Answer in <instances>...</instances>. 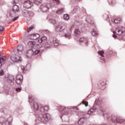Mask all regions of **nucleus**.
<instances>
[{
    "label": "nucleus",
    "mask_w": 125,
    "mask_h": 125,
    "mask_svg": "<svg viewBox=\"0 0 125 125\" xmlns=\"http://www.w3.org/2000/svg\"><path fill=\"white\" fill-rule=\"evenodd\" d=\"M104 118L107 119L108 121H112V123L115 124H123L125 122V119H122L121 117L114 115H104Z\"/></svg>",
    "instance_id": "f257e3e1"
},
{
    "label": "nucleus",
    "mask_w": 125,
    "mask_h": 125,
    "mask_svg": "<svg viewBox=\"0 0 125 125\" xmlns=\"http://www.w3.org/2000/svg\"><path fill=\"white\" fill-rule=\"evenodd\" d=\"M125 32V28L124 26H119L116 28L115 31H113V35H112L114 39H117V35L121 36Z\"/></svg>",
    "instance_id": "f03ea898"
},
{
    "label": "nucleus",
    "mask_w": 125,
    "mask_h": 125,
    "mask_svg": "<svg viewBox=\"0 0 125 125\" xmlns=\"http://www.w3.org/2000/svg\"><path fill=\"white\" fill-rule=\"evenodd\" d=\"M50 114L49 113H45L43 115H40L38 117V121L42 124H46L49 120H50Z\"/></svg>",
    "instance_id": "7ed1b4c3"
},
{
    "label": "nucleus",
    "mask_w": 125,
    "mask_h": 125,
    "mask_svg": "<svg viewBox=\"0 0 125 125\" xmlns=\"http://www.w3.org/2000/svg\"><path fill=\"white\" fill-rule=\"evenodd\" d=\"M19 6L17 5H14L13 7L12 11H11L8 16L9 19H12L13 17H15L16 14L19 11Z\"/></svg>",
    "instance_id": "20e7f679"
},
{
    "label": "nucleus",
    "mask_w": 125,
    "mask_h": 125,
    "mask_svg": "<svg viewBox=\"0 0 125 125\" xmlns=\"http://www.w3.org/2000/svg\"><path fill=\"white\" fill-rule=\"evenodd\" d=\"M60 112H62V115H71L72 114V111L73 109L65 108L64 106H62L60 108Z\"/></svg>",
    "instance_id": "39448f33"
},
{
    "label": "nucleus",
    "mask_w": 125,
    "mask_h": 125,
    "mask_svg": "<svg viewBox=\"0 0 125 125\" xmlns=\"http://www.w3.org/2000/svg\"><path fill=\"white\" fill-rule=\"evenodd\" d=\"M39 44H38V48H42L43 46L44 43H45L47 42V38L45 36L42 37L38 39Z\"/></svg>",
    "instance_id": "423d86ee"
},
{
    "label": "nucleus",
    "mask_w": 125,
    "mask_h": 125,
    "mask_svg": "<svg viewBox=\"0 0 125 125\" xmlns=\"http://www.w3.org/2000/svg\"><path fill=\"white\" fill-rule=\"evenodd\" d=\"M22 14L24 17H26V18H29V17L34 16V12L32 11H28L27 9L23 10L22 11Z\"/></svg>",
    "instance_id": "0eeeda50"
},
{
    "label": "nucleus",
    "mask_w": 125,
    "mask_h": 125,
    "mask_svg": "<svg viewBox=\"0 0 125 125\" xmlns=\"http://www.w3.org/2000/svg\"><path fill=\"white\" fill-rule=\"evenodd\" d=\"M10 59L13 62H22V57L17 55H13L11 56Z\"/></svg>",
    "instance_id": "6e6552de"
},
{
    "label": "nucleus",
    "mask_w": 125,
    "mask_h": 125,
    "mask_svg": "<svg viewBox=\"0 0 125 125\" xmlns=\"http://www.w3.org/2000/svg\"><path fill=\"white\" fill-rule=\"evenodd\" d=\"M49 6H50V5L49 3H43L41 5L40 8L42 12H46V11L49 10Z\"/></svg>",
    "instance_id": "1a4fd4ad"
},
{
    "label": "nucleus",
    "mask_w": 125,
    "mask_h": 125,
    "mask_svg": "<svg viewBox=\"0 0 125 125\" xmlns=\"http://www.w3.org/2000/svg\"><path fill=\"white\" fill-rule=\"evenodd\" d=\"M16 83L17 84H21L23 82V75L21 74H18L16 77Z\"/></svg>",
    "instance_id": "9d476101"
},
{
    "label": "nucleus",
    "mask_w": 125,
    "mask_h": 125,
    "mask_svg": "<svg viewBox=\"0 0 125 125\" xmlns=\"http://www.w3.org/2000/svg\"><path fill=\"white\" fill-rule=\"evenodd\" d=\"M33 4V2L30 1H25L23 3V7L24 8H27L28 9L29 8H31L32 7V5Z\"/></svg>",
    "instance_id": "9b49d317"
},
{
    "label": "nucleus",
    "mask_w": 125,
    "mask_h": 125,
    "mask_svg": "<svg viewBox=\"0 0 125 125\" xmlns=\"http://www.w3.org/2000/svg\"><path fill=\"white\" fill-rule=\"evenodd\" d=\"M63 30H64V29H63V26L61 23L58 24L56 26V32L57 33H60V32H62Z\"/></svg>",
    "instance_id": "f8f14e48"
},
{
    "label": "nucleus",
    "mask_w": 125,
    "mask_h": 125,
    "mask_svg": "<svg viewBox=\"0 0 125 125\" xmlns=\"http://www.w3.org/2000/svg\"><path fill=\"white\" fill-rule=\"evenodd\" d=\"M51 45H52V43L51 42L46 41V42L43 44L42 47H44L45 49H48V48H50Z\"/></svg>",
    "instance_id": "ddd939ff"
},
{
    "label": "nucleus",
    "mask_w": 125,
    "mask_h": 125,
    "mask_svg": "<svg viewBox=\"0 0 125 125\" xmlns=\"http://www.w3.org/2000/svg\"><path fill=\"white\" fill-rule=\"evenodd\" d=\"M24 50V47L22 45H19L17 48V51L19 55H22L23 54V51Z\"/></svg>",
    "instance_id": "4468645a"
},
{
    "label": "nucleus",
    "mask_w": 125,
    "mask_h": 125,
    "mask_svg": "<svg viewBox=\"0 0 125 125\" xmlns=\"http://www.w3.org/2000/svg\"><path fill=\"white\" fill-rule=\"evenodd\" d=\"M28 38H29L31 40H36L40 38V35L38 34H31V35H29Z\"/></svg>",
    "instance_id": "2eb2a0df"
},
{
    "label": "nucleus",
    "mask_w": 125,
    "mask_h": 125,
    "mask_svg": "<svg viewBox=\"0 0 125 125\" xmlns=\"http://www.w3.org/2000/svg\"><path fill=\"white\" fill-rule=\"evenodd\" d=\"M48 106L46 105L45 106H42L40 108V111L41 113H45V112H47L49 110Z\"/></svg>",
    "instance_id": "dca6fc26"
},
{
    "label": "nucleus",
    "mask_w": 125,
    "mask_h": 125,
    "mask_svg": "<svg viewBox=\"0 0 125 125\" xmlns=\"http://www.w3.org/2000/svg\"><path fill=\"white\" fill-rule=\"evenodd\" d=\"M34 53V51L33 50H29L26 52V55L28 58H31L33 56Z\"/></svg>",
    "instance_id": "f3484780"
},
{
    "label": "nucleus",
    "mask_w": 125,
    "mask_h": 125,
    "mask_svg": "<svg viewBox=\"0 0 125 125\" xmlns=\"http://www.w3.org/2000/svg\"><path fill=\"white\" fill-rule=\"evenodd\" d=\"M28 44L30 48H33L35 47V45H36V42L34 41H29L28 42Z\"/></svg>",
    "instance_id": "a211bd4d"
},
{
    "label": "nucleus",
    "mask_w": 125,
    "mask_h": 125,
    "mask_svg": "<svg viewBox=\"0 0 125 125\" xmlns=\"http://www.w3.org/2000/svg\"><path fill=\"white\" fill-rule=\"evenodd\" d=\"M98 53L99 55L101 56V60H102L104 62H105V58H104V56L103 55V54H104V51H99Z\"/></svg>",
    "instance_id": "6ab92c4d"
},
{
    "label": "nucleus",
    "mask_w": 125,
    "mask_h": 125,
    "mask_svg": "<svg viewBox=\"0 0 125 125\" xmlns=\"http://www.w3.org/2000/svg\"><path fill=\"white\" fill-rule=\"evenodd\" d=\"M5 60H6V57H0V69L2 67V62H4Z\"/></svg>",
    "instance_id": "aec40b11"
},
{
    "label": "nucleus",
    "mask_w": 125,
    "mask_h": 125,
    "mask_svg": "<svg viewBox=\"0 0 125 125\" xmlns=\"http://www.w3.org/2000/svg\"><path fill=\"white\" fill-rule=\"evenodd\" d=\"M79 42H84L85 44H87V43H88V40L87 38H81L79 40Z\"/></svg>",
    "instance_id": "412c9836"
},
{
    "label": "nucleus",
    "mask_w": 125,
    "mask_h": 125,
    "mask_svg": "<svg viewBox=\"0 0 125 125\" xmlns=\"http://www.w3.org/2000/svg\"><path fill=\"white\" fill-rule=\"evenodd\" d=\"M96 109H97V106H93L92 107L90 110L88 111V115H91V113H93L94 111H96Z\"/></svg>",
    "instance_id": "4be33fe9"
},
{
    "label": "nucleus",
    "mask_w": 125,
    "mask_h": 125,
    "mask_svg": "<svg viewBox=\"0 0 125 125\" xmlns=\"http://www.w3.org/2000/svg\"><path fill=\"white\" fill-rule=\"evenodd\" d=\"M33 104L34 110H36V111L39 110V104H38V103L36 102H33Z\"/></svg>",
    "instance_id": "5701e85b"
},
{
    "label": "nucleus",
    "mask_w": 125,
    "mask_h": 125,
    "mask_svg": "<svg viewBox=\"0 0 125 125\" xmlns=\"http://www.w3.org/2000/svg\"><path fill=\"white\" fill-rule=\"evenodd\" d=\"M74 36H80L81 34V30L79 29H75L74 32Z\"/></svg>",
    "instance_id": "b1692460"
},
{
    "label": "nucleus",
    "mask_w": 125,
    "mask_h": 125,
    "mask_svg": "<svg viewBox=\"0 0 125 125\" xmlns=\"http://www.w3.org/2000/svg\"><path fill=\"white\" fill-rule=\"evenodd\" d=\"M111 21L116 24H118V23H120V21H121V18H117L115 19H112L111 20Z\"/></svg>",
    "instance_id": "393cba45"
},
{
    "label": "nucleus",
    "mask_w": 125,
    "mask_h": 125,
    "mask_svg": "<svg viewBox=\"0 0 125 125\" xmlns=\"http://www.w3.org/2000/svg\"><path fill=\"white\" fill-rule=\"evenodd\" d=\"M116 3H117V2L115 0H110L109 1V4L110 5H115Z\"/></svg>",
    "instance_id": "a878e982"
},
{
    "label": "nucleus",
    "mask_w": 125,
    "mask_h": 125,
    "mask_svg": "<svg viewBox=\"0 0 125 125\" xmlns=\"http://www.w3.org/2000/svg\"><path fill=\"white\" fill-rule=\"evenodd\" d=\"M53 42L54 45L56 46H58V45H59V42L56 40H53Z\"/></svg>",
    "instance_id": "bb28decb"
},
{
    "label": "nucleus",
    "mask_w": 125,
    "mask_h": 125,
    "mask_svg": "<svg viewBox=\"0 0 125 125\" xmlns=\"http://www.w3.org/2000/svg\"><path fill=\"white\" fill-rule=\"evenodd\" d=\"M91 34L93 37H95V36H97V35H98V34H97V32L94 31V29H92Z\"/></svg>",
    "instance_id": "cd10ccee"
},
{
    "label": "nucleus",
    "mask_w": 125,
    "mask_h": 125,
    "mask_svg": "<svg viewBox=\"0 0 125 125\" xmlns=\"http://www.w3.org/2000/svg\"><path fill=\"white\" fill-rule=\"evenodd\" d=\"M33 1L35 4H39V3L42 2V0H33Z\"/></svg>",
    "instance_id": "c85d7f7f"
},
{
    "label": "nucleus",
    "mask_w": 125,
    "mask_h": 125,
    "mask_svg": "<svg viewBox=\"0 0 125 125\" xmlns=\"http://www.w3.org/2000/svg\"><path fill=\"white\" fill-rule=\"evenodd\" d=\"M63 11H64V9H60V10H58L56 12V13H57L58 14H61V13H63Z\"/></svg>",
    "instance_id": "c756f323"
},
{
    "label": "nucleus",
    "mask_w": 125,
    "mask_h": 125,
    "mask_svg": "<svg viewBox=\"0 0 125 125\" xmlns=\"http://www.w3.org/2000/svg\"><path fill=\"white\" fill-rule=\"evenodd\" d=\"M63 19L64 20H69V16L68 14H64L63 15Z\"/></svg>",
    "instance_id": "7c9ffc66"
},
{
    "label": "nucleus",
    "mask_w": 125,
    "mask_h": 125,
    "mask_svg": "<svg viewBox=\"0 0 125 125\" xmlns=\"http://www.w3.org/2000/svg\"><path fill=\"white\" fill-rule=\"evenodd\" d=\"M78 12V7H75L72 11V13H77Z\"/></svg>",
    "instance_id": "2f4dec72"
},
{
    "label": "nucleus",
    "mask_w": 125,
    "mask_h": 125,
    "mask_svg": "<svg viewBox=\"0 0 125 125\" xmlns=\"http://www.w3.org/2000/svg\"><path fill=\"white\" fill-rule=\"evenodd\" d=\"M29 104H31L32 102H33V96H29Z\"/></svg>",
    "instance_id": "473e14b6"
},
{
    "label": "nucleus",
    "mask_w": 125,
    "mask_h": 125,
    "mask_svg": "<svg viewBox=\"0 0 125 125\" xmlns=\"http://www.w3.org/2000/svg\"><path fill=\"white\" fill-rule=\"evenodd\" d=\"M5 125H11V122H9V118L7 120V121L5 123Z\"/></svg>",
    "instance_id": "72a5a7b5"
},
{
    "label": "nucleus",
    "mask_w": 125,
    "mask_h": 125,
    "mask_svg": "<svg viewBox=\"0 0 125 125\" xmlns=\"http://www.w3.org/2000/svg\"><path fill=\"white\" fill-rule=\"evenodd\" d=\"M34 26H31L30 27H29L27 29V33H30V32H31V31H32V30H33V29H34Z\"/></svg>",
    "instance_id": "f704fd0d"
},
{
    "label": "nucleus",
    "mask_w": 125,
    "mask_h": 125,
    "mask_svg": "<svg viewBox=\"0 0 125 125\" xmlns=\"http://www.w3.org/2000/svg\"><path fill=\"white\" fill-rule=\"evenodd\" d=\"M40 53V50H36L35 51H33V55H37Z\"/></svg>",
    "instance_id": "c9c22d12"
},
{
    "label": "nucleus",
    "mask_w": 125,
    "mask_h": 125,
    "mask_svg": "<svg viewBox=\"0 0 125 125\" xmlns=\"http://www.w3.org/2000/svg\"><path fill=\"white\" fill-rule=\"evenodd\" d=\"M82 103L83 105H84L85 106V107H87V106L88 105V103H87V102L82 101Z\"/></svg>",
    "instance_id": "e433bc0d"
},
{
    "label": "nucleus",
    "mask_w": 125,
    "mask_h": 125,
    "mask_svg": "<svg viewBox=\"0 0 125 125\" xmlns=\"http://www.w3.org/2000/svg\"><path fill=\"white\" fill-rule=\"evenodd\" d=\"M18 18H19V17H16L15 18H12V19H11L12 20V21H16V20H17V19H18Z\"/></svg>",
    "instance_id": "4c0bfd02"
},
{
    "label": "nucleus",
    "mask_w": 125,
    "mask_h": 125,
    "mask_svg": "<svg viewBox=\"0 0 125 125\" xmlns=\"http://www.w3.org/2000/svg\"><path fill=\"white\" fill-rule=\"evenodd\" d=\"M64 37H65V38H69V37H71V34L69 33H66L65 34Z\"/></svg>",
    "instance_id": "58836bf2"
},
{
    "label": "nucleus",
    "mask_w": 125,
    "mask_h": 125,
    "mask_svg": "<svg viewBox=\"0 0 125 125\" xmlns=\"http://www.w3.org/2000/svg\"><path fill=\"white\" fill-rule=\"evenodd\" d=\"M4 30V27L1 25H0V32H2Z\"/></svg>",
    "instance_id": "ea45409f"
},
{
    "label": "nucleus",
    "mask_w": 125,
    "mask_h": 125,
    "mask_svg": "<svg viewBox=\"0 0 125 125\" xmlns=\"http://www.w3.org/2000/svg\"><path fill=\"white\" fill-rule=\"evenodd\" d=\"M50 21L51 22L52 24H55V23H56V21L53 19L50 20Z\"/></svg>",
    "instance_id": "a19ab883"
},
{
    "label": "nucleus",
    "mask_w": 125,
    "mask_h": 125,
    "mask_svg": "<svg viewBox=\"0 0 125 125\" xmlns=\"http://www.w3.org/2000/svg\"><path fill=\"white\" fill-rule=\"evenodd\" d=\"M4 74V72L3 71V70H1L0 71V76H2Z\"/></svg>",
    "instance_id": "79ce46f5"
},
{
    "label": "nucleus",
    "mask_w": 125,
    "mask_h": 125,
    "mask_svg": "<svg viewBox=\"0 0 125 125\" xmlns=\"http://www.w3.org/2000/svg\"><path fill=\"white\" fill-rule=\"evenodd\" d=\"M21 69L22 71V73H24V71H25V67L23 66H21Z\"/></svg>",
    "instance_id": "37998d69"
},
{
    "label": "nucleus",
    "mask_w": 125,
    "mask_h": 125,
    "mask_svg": "<svg viewBox=\"0 0 125 125\" xmlns=\"http://www.w3.org/2000/svg\"><path fill=\"white\" fill-rule=\"evenodd\" d=\"M98 112L99 113H103V110L101 108H99Z\"/></svg>",
    "instance_id": "c03bdc74"
},
{
    "label": "nucleus",
    "mask_w": 125,
    "mask_h": 125,
    "mask_svg": "<svg viewBox=\"0 0 125 125\" xmlns=\"http://www.w3.org/2000/svg\"><path fill=\"white\" fill-rule=\"evenodd\" d=\"M55 0V1H56L58 4H60V0Z\"/></svg>",
    "instance_id": "a18cd8bd"
},
{
    "label": "nucleus",
    "mask_w": 125,
    "mask_h": 125,
    "mask_svg": "<svg viewBox=\"0 0 125 125\" xmlns=\"http://www.w3.org/2000/svg\"><path fill=\"white\" fill-rule=\"evenodd\" d=\"M74 29V25H73L72 26H71V27L70 28V31L72 32V30Z\"/></svg>",
    "instance_id": "49530a36"
},
{
    "label": "nucleus",
    "mask_w": 125,
    "mask_h": 125,
    "mask_svg": "<svg viewBox=\"0 0 125 125\" xmlns=\"http://www.w3.org/2000/svg\"><path fill=\"white\" fill-rule=\"evenodd\" d=\"M16 90L17 91H21V88H16Z\"/></svg>",
    "instance_id": "de8ad7c7"
},
{
    "label": "nucleus",
    "mask_w": 125,
    "mask_h": 125,
    "mask_svg": "<svg viewBox=\"0 0 125 125\" xmlns=\"http://www.w3.org/2000/svg\"><path fill=\"white\" fill-rule=\"evenodd\" d=\"M109 54H110L111 55H112V54H113V51H109V52L108 53Z\"/></svg>",
    "instance_id": "09e8293b"
},
{
    "label": "nucleus",
    "mask_w": 125,
    "mask_h": 125,
    "mask_svg": "<svg viewBox=\"0 0 125 125\" xmlns=\"http://www.w3.org/2000/svg\"><path fill=\"white\" fill-rule=\"evenodd\" d=\"M75 1H76V2H79L80 1L79 0H74Z\"/></svg>",
    "instance_id": "8fccbe9b"
},
{
    "label": "nucleus",
    "mask_w": 125,
    "mask_h": 125,
    "mask_svg": "<svg viewBox=\"0 0 125 125\" xmlns=\"http://www.w3.org/2000/svg\"><path fill=\"white\" fill-rule=\"evenodd\" d=\"M73 109H75V110H77V109H78V107H75L73 108Z\"/></svg>",
    "instance_id": "3c124183"
},
{
    "label": "nucleus",
    "mask_w": 125,
    "mask_h": 125,
    "mask_svg": "<svg viewBox=\"0 0 125 125\" xmlns=\"http://www.w3.org/2000/svg\"><path fill=\"white\" fill-rule=\"evenodd\" d=\"M14 3H15V4H16V3H16V1H14V2H13V4H14Z\"/></svg>",
    "instance_id": "603ef678"
},
{
    "label": "nucleus",
    "mask_w": 125,
    "mask_h": 125,
    "mask_svg": "<svg viewBox=\"0 0 125 125\" xmlns=\"http://www.w3.org/2000/svg\"><path fill=\"white\" fill-rule=\"evenodd\" d=\"M0 125H2V123L1 122H0Z\"/></svg>",
    "instance_id": "864d4df0"
},
{
    "label": "nucleus",
    "mask_w": 125,
    "mask_h": 125,
    "mask_svg": "<svg viewBox=\"0 0 125 125\" xmlns=\"http://www.w3.org/2000/svg\"><path fill=\"white\" fill-rule=\"evenodd\" d=\"M24 125H28V124L27 123H25Z\"/></svg>",
    "instance_id": "5fc2aeb1"
},
{
    "label": "nucleus",
    "mask_w": 125,
    "mask_h": 125,
    "mask_svg": "<svg viewBox=\"0 0 125 125\" xmlns=\"http://www.w3.org/2000/svg\"><path fill=\"white\" fill-rule=\"evenodd\" d=\"M97 101H95V103H96Z\"/></svg>",
    "instance_id": "6e6d98bb"
},
{
    "label": "nucleus",
    "mask_w": 125,
    "mask_h": 125,
    "mask_svg": "<svg viewBox=\"0 0 125 125\" xmlns=\"http://www.w3.org/2000/svg\"><path fill=\"white\" fill-rule=\"evenodd\" d=\"M61 119H62V116H61Z\"/></svg>",
    "instance_id": "4d7b16f0"
},
{
    "label": "nucleus",
    "mask_w": 125,
    "mask_h": 125,
    "mask_svg": "<svg viewBox=\"0 0 125 125\" xmlns=\"http://www.w3.org/2000/svg\"><path fill=\"white\" fill-rule=\"evenodd\" d=\"M97 107H98V105H97Z\"/></svg>",
    "instance_id": "13d9d810"
}]
</instances>
